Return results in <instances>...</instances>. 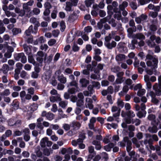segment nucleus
Instances as JSON below:
<instances>
[{"label": "nucleus", "instance_id": "52", "mask_svg": "<svg viewBox=\"0 0 161 161\" xmlns=\"http://www.w3.org/2000/svg\"><path fill=\"white\" fill-rule=\"evenodd\" d=\"M141 123L140 120L138 119H132V123H135V125L136 126L139 125Z\"/></svg>", "mask_w": 161, "mask_h": 161}, {"label": "nucleus", "instance_id": "55", "mask_svg": "<svg viewBox=\"0 0 161 161\" xmlns=\"http://www.w3.org/2000/svg\"><path fill=\"white\" fill-rule=\"evenodd\" d=\"M117 104L119 108L120 109L124 107V103L122 100H119L117 101Z\"/></svg>", "mask_w": 161, "mask_h": 161}, {"label": "nucleus", "instance_id": "44", "mask_svg": "<svg viewBox=\"0 0 161 161\" xmlns=\"http://www.w3.org/2000/svg\"><path fill=\"white\" fill-rule=\"evenodd\" d=\"M126 115L128 117L131 118L134 117L135 116V114L134 112L131 110H130L128 111L126 113Z\"/></svg>", "mask_w": 161, "mask_h": 161}, {"label": "nucleus", "instance_id": "10", "mask_svg": "<svg viewBox=\"0 0 161 161\" xmlns=\"http://www.w3.org/2000/svg\"><path fill=\"white\" fill-rule=\"evenodd\" d=\"M61 100L59 94H57L56 96H51L50 97V101L52 103H54L56 101H60Z\"/></svg>", "mask_w": 161, "mask_h": 161}, {"label": "nucleus", "instance_id": "15", "mask_svg": "<svg viewBox=\"0 0 161 161\" xmlns=\"http://www.w3.org/2000/svg\"><path fill=\"white\" fill-rule=\"evenodd\" d=\"M92 144L95 146V147L96 150H99L101 149V142L100 141L96 140H94L92 142Z\"/></svg>", "mask_w": 161, "mask_h": 161}, {"label": "nucleus", "instance_id": "22", "mask_svg": "<svg viewBox=\"0 0 161 161\" xmlns=\"http://www.w3.org/2000/svg\"><path fill=\"white\" fill-rule=\"evenodd\" d=\"M58 80L61 83L63 84L65 83L67 81L66 78L64 77L63 75L58 76Z\"/></svg>", "mask_w": 161, "mask_h": 161}, {"label": "nucleus", "instance_id": "12", "mask_svg": "<svg viewBox=\"0 0 161 161\" xmlns=\"http://www.w3.org/2000/svg\"><path fill=\"white\" fill-rule=\"evenodd\" d=\"M125 141L127 142L126 144V150L128 152H129L132 149V143L129 138H126L124 140Z\"/></svg>", "mask_w": 161, "mask_h": 161}, {"label": "nucleus", "instance_id": "28", "mask_svg": "<svg viewBox=\"0 0 161 161\" xmlns=\"http://www.w3.org/2000/svg\"><path fill=\"white\" fill-rule=\"evenodd\" d=\"M50 78V75L47 72L45 73L42 77V80L46 81H47Z\"/></svg>", "mask_w": 161, "mask_h": 161}, {"label": "nucleus", "instance_id": "18", "mask_svg": "<svg viewBox=\"0 0 161 161\" xmlns=\"http://www.w3.org/2000/svg\"><path fill=\"white\" fill-rule=\"evenodd\" d=\"M11 55L12 54L11 53L7 52L4 54V58H2L1 60V62L2 63L6 62L7 61V58H10Z\"/></svg>", "mask_w": 161, "mask_h": 161}, {"label": "nucleus", "instance_id": "62", "mask_svg": "<svg viewBox=\"0 0 161 161\" xmlns=\"http://www.w3.org/2000/svg\"><path fill=\"white\" fill-rule=\"evenodd\" d=\"M158 12H150L149 13V15L153 18H156L158 15Z\"/></svg>", "mask_w": 161, "mask_h": 161}, {"label": "nucleus", "instance_id": "39", "mask_svg": "<svg viewBox=\"0 0 161 161\" xmlns=\"http://www.w3.org/2000/svg\"><path fill=\"white\" fill-rule=\"evenodd\" d=\"M126 138H129L128 137H124L123 140L119 142V146L122 147H125V143H127V142L125 141V139Z\"/></svg>", "mask_w": 161, "mask_h": 161}, {"label": "nucleus", "instance_id": "6", "mask_svg": "<svg viewBox=\"0 0 161 161\" xmlns=\"http://www.w3.org/2000/svg\"><path fill=\"white\" fill-rule=\"evenodd\" d=\"M92 103L93 101L91 98L88 97L86 98L85 105L86 108H88L90 109H92L94 107Z\"/></svg>", "mask_w": 161, "mask_h": 161}, {"label": "nucleus", "instance_id": "27", "mask_svg": "<svg viewBox=\"0 0 161 161\" xmlns=\"http://www.w3.org/2000/svg\"><path fill=\"white\" fill-rule=\"evenodd\" d=\"M33 30V26L32 25H31L29 27L28 29L26 30L25 32V34L27 36H29L31 34V32L35 34L32 32V31Z\"/></svg>", "mask_w": 161, "mask_h": 161}, {"label": "nucleus", "instance_id": "24", "mask_svg": "<svg viewBox=\"0 0 161 161\" xmlns=\"http://www.w3.org/2000/svg\"><path fill=\"white\" fill-rule=\"evenodd\" d=\"M114 145L115 144L113 143H109L104 147V149L107 151H110L111 148L114 146Z\"/></svg>", "mask_w": 161, "mask_h": 161}, {"label": "nucleus", "instance_id": "46", "mask_svg": "<svg viewBox=\"0 0 161 161\" xmlns=\"http://www.w3.org/2000/svg\"><path fill=\"white\" fill-rule=\"evenodd\" d=\"M128 152L129 153V155L131 157V158H134V159H133V161H136L137 158H135L136 154L135 152L133 151H130L129 152Z\"/></svg>", "mask_w": 161, "mask_h": 161}, {"label": "nucleus", "instance_id": "19", "mask_svg": "<svg viewBox=\"0 0 161 161\" xmlns=\"http://www.w3.org/2000/svg\"><path fill=\"white\" fill-rule=\"evenodd\" d=\"M59 102L58 105L59 106L63 109L65 108L67 106L68 102L67 101H62V99Z\"/></svg>", "mask_w": 161, "mask_h": 161}, {"label": "nucleus", "instance_id": "31", "mask_svg": "<svg viewBox=\"0 0 161 161\" xmlns=\"http://www.w3.org/2000/svg\"><path fill=\"white\" fill-rule=\"evenodd\" d=\"M129 90V88L127 86L125 85L123 87L122 91H121L119 93V94L120 96H123L124 93H126Z\"/></svg>", "mask_w": 161, "mask_h": 161}, {"label": "nucleus", "instance_id": "53", "mask_svg": "<svg viewBox=\"0 0 161 161\" xmlns=\"http://www.w3.org/2000/svg\"><path fill=\"white\" fill-rule=\"evenodd\" d=\"M32 12L34 15H38L40 12V10L37 8H33Z\"/></svg>", "mask_w": 161, "mask_h": 161}, {"label": "nucleus", "instance_id": "61", "mask_svg": "<svg viewBox=\"0 0 161 161\" xmlns=\"http://www.w3.org/2000/svg\"><path fill=\"white\" fill-rule=\"evenodd\" d=\"M112 6L114 7V9L113 10L114 12H116L118 10V8H116L118 6V3L115 1H114L112 3Z\"/></svg>", "mask_w": 161, "mask_h": 161}, {"label": "nucleus", "instance_id": "51", "mask_svg": "<svg viewBox=\"0 0 161 161\" xmlns=\"http://www.w3.org/2000/svg\"><path fill=\"white\" fill-rule=\"evenodd\" d=\"M140 17L141 18V20L142 23L145 22L147 18V15L143 14H142Z\"/></svg>", "mask_w": 161, "mask_h": 161}, {"label": "nucleus", "instance_id": "32", "mask_svg": "<svg viewBox=\"0 0 161 161\" xmlns=\"http://www.w3.org/2000/svg\"><path fill=\"white\" fill-rule=\"evenodd\" d=\"M77 19V16L75 14L70 15L69 17L68 21L70 22H73Z\"/></svg>", "mask_w": 161, "mask_h": 161}, {"label": "nucleus", "instance_id": "3", "mask_svg": "<svg viewBox=\"0 0 161 161\" xmlns=\"http://www.w3.org/2000/svg\"><path fill=\"white\" fill-rule=\"evenodd\" d=\"M14 58L17 61H20L23 63H25L27 61L26 57L23 53H19L15 55Z\"/></svg>", "mask_w": 161, "mask_h": 161}, {"label": "nucleus", "instance_id": "25", "mask_svg": "<svg viewBox=\"0 0 161 161\" xmlns=\"http://www.w3.org/2000/svg\"><path fill=\"white\" fill-rule=\"evenodd\" d=\"M48 138L47 137H45L41 139L40 142V145L42 147H45L47 143Z\"/></svg>", "mask_w": 161, "mask_h": 161}, {"label": "nucleus", "instance_id": "13", "mask_svg": "<svg viewBox=\"0 0 161 161\" xmlns=\"http://www.w3.org/2000/svg\"><path fill=\"white\" fill-rule=\"evenodd\" d=\"M71 125L72 127L73 128L74 130H76L80 128L81 124L79 122L74 121L71 123Z\"/></svg>", "mask_w": 161, "mask_h": 161}, {"label": "nucleus", "instance_id": "56", "mask_svg": "<svg viewBox=\"0 0 161 161\" xmlns=\"http://www.w3.org/2000/svg\"><path fill=\"white\" fill-rule=\"evenodd\" d=\"M50 127L53 130H57L59 129V126L57 124H52L50 125Z\"/></svg>", "mask_w": 161, "mask_h": 161}, {"label": "nucleus", "instance_id": "8", "mask_svg": "<svg viewBox=\"0 0 161 161\" xmlns=\"http://www.w3.org/2000/svg\"><path fill=\"white\" fill-rule=\"evenodd\" d=\"M125 59V56L123 54H119L117 55L115 57V59L119 64L124 61Z\"/></svg>", "mask_w": 161, "mask_h": 161}, {"label": "nucleus", "instance_id": "33", "mask_svg": "<svg viewBox=\"0 0 161 161\" xmlns=\"http://www.w3.org/2000/svg\"><path fill=\"white\" fill-rule=\"evenodd\" d=\"M28 57V62L31 64H32L33 65L36 64V62L33 57L32 55L31 54H29Z\"/></svg>", "mask_w": 161, "mask_h": 161}, {"label": "nucleus", "instance_id": "9", "mask_svg": "<svg viewBox=\"0 0 161 161\" xmlns=\"http://www.w3.org/2000/svg\"><path fill=\"white\" fill-rule=\"evenodd\" d=\"M112 112H117L115 114H113V116L114 117H117L119 115L120 113V109L118 108L116 106H113L111 109Z\"/></svg>", "mask_w": 161, "mask_h": 161}, {"label": "nucleus", "instance_id": "29", "mask_svg": "<svg viewBox=\"0 0 161 161\" xmlns=\"http://www.w3.org/2000/svg\"><path fill=\"white\" fill-rule=\"evenodd\" d=\"M65 10L67 11H70L71 10L72 4L70 2H66Z\"/></svg>", "mask_w": 161, "mask_h": 161}, {"label": "nucleus", "instance_id": "64", "mask_svg": "<svg viewBox=\"0 0 161 161\" xmlns=\"http://www.w3.org/2000/svg\"><path fill=\"white\" fill-rule=\"evenodd\" d=\"M59 33V31L58 30H54L53 31L52 34L53 36L54 37H57Z\"/></svg>", "mask_w": 161, "mask_h": 161}, {"label": "nucleus", "instance_id": "45", "mask_svg": "<svg viewBox=\"0 0 161 161\" xmlns=\"http://www.w3.org/2000/svg\"><path fill=\"white\" fill-rule=\"evenodd\" d=\"M132 141L133 143L135 144L137 147H139L140 146V144L138 143L137 139L134 137L132 139Z\"/></svg>", "mask_w": 161, "mask_h": 161}, {"label": "nucleus", "instance_id": "47", "mask_svg": "<svg viewBox=\"0 0 161 161\" xmlns=\"http://www.w3.org/2000/svg\"><path fill=\"white\" fill-rule=\"evenodd\" d=\"M120 69V68L118 66H114L111 69V71L112 72L117 73L119 71Z\"/></svg>", "mask_w": 161, "mask_h": 161}, {"label": "nucleus", "instance_id": "16", "mask_svg": "<svg viewBox=\"0 0 161 161\" xmlns=\"http://www.w3.org/2000/svg\"><path fill=\"white\" fill-rule=\"evenodd\" d=\"M104 44L105 46L109 49H112L113 48L115 47L116 45V43L114 41H112L111 43H104Z\"/></svg>", "mask_w": 161, "mask_h": 161}, {"label": "nucleus", "instance_id": "11", "mask_svg": "<svg viewBox=\"0 0 161 161\" xmlns=\"http://www.w3.org/2000/svg\"><path fill=\"white\" fill-rule=\"evenodd\" d=\"M96 119L94 117H92L90 120L88 124V126L91 129H93L94 128V124L96 122Z\"/></svg>", "mask_w": 161, "mask_h": 161}, {"label": "nucleus", "instance_id": "14", "mask_svg": "<svg viewBox=\"0 0 161 161\" xmlns=\"http://www.w3.org/2000/svg\"><path fill=\"white\" fill-rule=\"evenodd\" d=\"M84 136H83L82 138H79L76 140H74L72 141L71 143L73 146H76L80 142H83V140L84 139Z\"/></svg>", "mask_w": 161, "mask_h": 161}, {"label": "nucleus", "instance_id": "36", "mask_svg": "<svg viewBox=\"0 0 161 161\" xmlns=\"http://www.w3.org/2000/svg\"><path fill=\"white\" fill-rule=\"evenodd\" d=\"M146 42L147 45L151 47H153L155 45V43L154 41H152L150 40H146Z\"/></svg>", "mask_w": 161, "mask_h": 161}, {"label": "nucleus", "instance_id": "43", "mask_svg": "<svg viewBox=\"0 0 161 161\" xmlns=\"http://www.w3.org/2000/svg\"><path fill=\"white\" fill-rule=\"evenodd\" d=\"M12 31L14 35H17L21 33V30L20 29L15 28L13 29Z\"/></svg>", "mask_w": 161, "mask_h": 161}, {"label": "nucleus", "instance_id": "48", "mask_svg": "<svg viewBox=\"0 0 161 161\" xmlns=\"http://www.w3.org/2000/svg\"><path fill=\"white\" fill-rule=\"evenodd\" d=\"M145 92V90L143 89H142L138 91L137 94L139 96H142L144 95Z\"/></svg>", "mask_w": 161, "mask_h": 161}, {"label": "nucleus", "instance_id": "54", "mask_svg": "<svg viewBox=\"0 0 161 161\" xmlns=\"http://www.w3.org/2000/svg\"><path fill=\"white\" fill-rule=\"evenodd\" d=\"M117 118V117H114L113 116H109L107 118V120L108 122H112L114 120H115L118 122V120L116 119Z\"/></svg>", "mask_w": 161, "mask_h": 161}, {"label": "nucleus", "instance_id": "38", "mask_svg": "<svg viewBox=\"0 0 161 161\" xmlns=\"http://www.w3.org/2000/svg\"><path fill=\"white\" fill-rule=\"evenodd\" d=\"M146 112L145 111H139L137 114V116L141 118L143 117H145Z\"/></svg>", "mask_w": 161, "mask_h": 161}, {"label": "nucleus", "instance_id": "58", "mask_svg": "<svg viewBox=\"0 0 161 161\" xmlns=\"http://www.w3.org/2000/svg\"><path fill=\"white\" fill-rule=\"evenodd\" d=\"M92 84L93 87H96L97 89H99L100 86V83L98 82L92 81Z\"/></svg>", "mask_w": 161, "mask_h": 161}, {"label": "nucleus", "instance_id": "20", "mask_svg": "<svg viewBox=\"0 0 161 161\" xmlns=\"http://www.w3.org/2000/svg\"><path fill=\"white\" fill-rule=\"evenodd\" d=\"M153 88L155 91L157 95L159 96L161 95V85H160L158 84V86L156 88L153 86Z\"/></svg>", "mask_w": 161, "mask_h": 161}, {"label": "nucleus", "instance_id": "50", "mask_svg": "<svg viewBox=\"0 0 161 161\" xmlns=\"http://www.w3.org/2000/svg\"><path fill=\"white\" fill-rule=\"evenodd\" d=\"M37 41L35 42V44H37L38 43H42L44 42L45 40L44 39V38L42 36L40 37L37 40Z\"/></svg>", "mask_w": 161, "mask_h": 161}, {"label": "nucleus", "instance_id": "35", "mask_svg": "<svg viewBox=\"0 0 161 161\" xmlns=\"http://www.w3.org/2000/svg\"><path fill=\"white\" fill-rule=\"evenodd\" d=\"M14 109H17L19 107V103L16 100H14L12 103Z\"/></svg>", "mask_w": 161, "mask_h": 161}, {"label": "nucleus", "instance_id": "7", "mask_svg": "<svg viewBox=\"0 0 161 161\" xmlns=\"http://www.w3.org/2000/svg\"><path fill=\"white\" fill-rule=\"evenodd\" d=\"M36 56V60L40 63H42L43 59L46 57V56H44L43 52L41 51L38 52Z\"/></svg>", "mask_w": 161, "mask_h": 161}, {"label": "nucleus", "instance_id": "40", "mask_svg": "<svg viewBox=\"0 0 161 161\" xmlns=\"http://www.w3.org/2000/svg\"><path fill=\"white\" fill-rule=\"evenodd\" d=\"M35 152L37 156L38 157H40L42 156V152L40 151V147H37L35 150Z\"/></svg>", "mask_w": 161, "mask_h": 161}, {"label": "nucleus", "instance_id": "21", "mask_svg": "<svg viewBox=\"0 0 161 161\" xmlns=\"http://www.w3.org/2000/svg\"><path fill=\"white\" fill-rule=\"evenodd\" d=\"M80 82L82 87H86L89 83V81L86 79L82 78L80 79Z\"/></svg>", "mask_w": 161, "mask_h": 161}, {"label": "nucleus", "instance_id": "57", "mask_svg": "<svg viewBox=\"0 0 161 161\" xmlns=\"http://www.w3.org/2000/svg\"><path fill=\"white\" fill-rule=\"evenodd\" d=\"M58 110V107L56 104H53L52 106V108L51 109V111L55 113Z\"/></svg>", "mask_w": 161, "mask_h": 161}, {"label": "nucleus", "instance_id": "30", "mask_svg": "<svg viewBox=\"0 0 161 161\" xmlns=\"http://www.w3.org/2000/svg\"><path fill=\"white\" fill-rule=\"evenodd\" d=\"M20 76L24 79H28L29 77L27 73L24 70H23L21 72Z\"/></svg>", "mask_w": 161, "mask_h": 161}, {"label": "nucleus", "instance_id": "37", "mask_svg": "<svg viewBox=\"0 0 161 161\" xmlns=\"http://www.w3.org/2000/svg\"><path fill=\"white\" fill-rule=\"evenodd\" d=\"M54 115L53 113L51 112H48L46 118L48 120L51 121L54 119Z\"/></svg>", "mask_w": 161, "mask_h": 161}, {"label": "nucleus", "instance_id": "63", "mask_svg": "<svg viewBox=\"0 0 161 161\" xmlns=\"http://www.w3.org/2000/svg\"><path fill=\"white\" fill-rule=\"evenodd\" d=\"M92 30V28L91 26H87L86 27H85L84 29V30L85 32L87 33H88L90 32Z\"/></svg>", "mask_w": 161, "mask_h": 161}, {"label": "nucleus", "instance_id": "5", "mask_svg": "<svg viewBox=\"0 0 161 161\" xmlns=\"http://www.w3.org/2000/svg\"><path fill=\"white\" fill-rule=\"evenodd\" d=\"M117 48L118 51L121 53H126L128 51L127 48L125 46L124 43L121 42L119 43Z\"/></svg>", "mask_w": 161, "mask_h": 161}, {"label": "nucleus", "instance_id": "4", "mask_svg": "<svg viewBox=\"0 0 161 161\" xmlns=\"http://www.w3.org/2000/svg\"><path fill=\"white\" fill-rule=\"evenodd\" d=\"M20 96L22 101L25 102V99L29 100L32 97L29 94H26L25 91H23L20 93Z\"/></svg>", "mask_w": 161, "mask_h": 161}, {"label": "nucleus", "instance_id": "41", "mask_svg": "<svg viewBox=\"0 0 161 161\" xmlns=\"http://www.w3.org/2000/svg\"><path fill=\"white\" fill-rule=\"evenodd\" d=\"M84 100L78 99L76 103V106L78 107H81L84 105Z\"/></svg>", "mask_w": 161, "mask_h": 161}, {"label": "nucleus", "instance_id": "1", "mask_svg": "<svg viewBox=\"0 0 161 161\" xmlns=\"http://www.w3.org/2000/svg\"><path fill=\"white\" fill-rule=\"evenodd\" d=\"M146 58L149 60L152 59V62L151 60H148L146 64L147 66L151 67L153 69L157 68L158 62V58H153L152 55L148 54L147 55Z\"/></svg>", "mask_w": 161, "mask_h": 161}, {"label": "nucleus", "instance_id": "26", "mask_svg": "<svg viewBox=\"0 0 161 161\" xmlns=\"http://www.w3.org/2000/svg\"><path fill=\"white\" fill-rule=\"evenodd\" d=\"M148 130L149 132L152 133H156L157 132L158 129L156 126L153 125L152 127H149Z\"/></svg>", "mask_w": 161, "mask_h": 161}, {"label": "nucleus", "instance_id": "49", "mask_svg": "<svg viewBox=\"0 0 161 161\" xmlns=\"http://www.w3.org/2000/svg\"><path fill=\"white\" fill-rule=\"evenodd\" d=\"M2 69L4 73H6L8 70V67L7 64H4L3 65Z\"/></svg>", "mask_w": 161, "mask_h": 161}, {"label": "nucleus", "instance_id": "59", "mask_svg": "<svg viewBox=\"0 0 161 161\" xmlns=\"http://www.w3.org/2000/svg\"><path fill=\"white\" fill-rule=\"evenodd\" d=\"M15 121L14 119L11 118L10 119L8 122V125L10 126H13L14 125Z\"/></svg>", "mask_w": 161, "mask_h": 161}, {"label": "nucleus", "instance_id": "17", "mask_svg": "<svg viewBox=\"0 0 161 161\" xmlns=\"http://www.w3.org/2000/svg\"><path fill=\"white\" fill-rule=\"evenodd\" d=\"M15 12L17 14H19V16H23L25 14V10L23 9L20 10L19 8L16 7L15 9Z\"/></svg>", "mask_w": 161, "mask_h": 161}, {"label": "nucleus", "instance_id": "2", "mask_svg": "<svg viewBox=\"0 0 161 161\" xmlns=\"http://www.w3.org/2000/svg\"><path fill=\"white\" fill-rule=\"evenodd\" d=\"M29 21L31 23L35 25L34 30L32 31V32L36 34L37 31V27L40 25L38 19L35 17H32L30 19Z\"/></svg>", "mask_w": 161, "mask_h": 161}, {"label": "nucleus", "instance_id": "60", "mask_svg": "<svg viewBox=\"0 0 161 161\" xmlns=\"http://www.w3.org/2000/svg\"><path fill=\"white\" fill-rule=\"evenodd\" d=\"M56 42V40L55 39H50L48 42V44L50 46H52Z\"/></svg>", "mask_w": 161, "mask_h": 161}, {"label": "nucleus", "instance_id": "42", "mask_svg": "<svg viewBox=\"0 0 161 161\" xmlns=\"http://www.w3.org/2000/svg\"><path fill=\"white\" fill-rule=\"evenodd\" d=\"M125 79V78H117L115 80V83L116 84H121L124 81Z\"/></svg>", "mask_w": 161, "mask_h": 161}, {"label": "nucleus", "instance_id": "23", "mask_svg": "<svg viewBox=\"0 0 161 161\" xmlns=\"http://www.w3.org/2000/svg\"><path fill=\"white\" fill-rule=\"evenodd\" d=\"M23 47L27 55H29L31 54V50L29 47L26 44H24Z\"/></svg>", "mask_w": 161, "mask_h": 161}, {"label": "nucleus", "instance_id": "34", "mask_svg": "<svg viewBox=\"0 0 161 161\" xmlns=\"http://www.w3.org/2000/svg\"><path fill=\"white\" fill-rule=\"evenodd\" d=\"M135 37L140 40H144L145 39V36L141 33H138L135 35Z\"/></svg>", "mask_w": 161, "mask_h": 161}]
</instances>
